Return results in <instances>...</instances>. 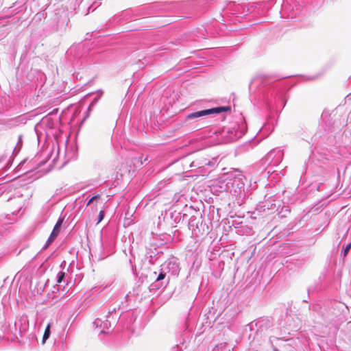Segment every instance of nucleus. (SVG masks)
Here are the masks:
<instances>
[{
    "mask_svg": "<svg viewBox=\"0 0 351 351\" xmlns=\"http://www.w3.org/2000/svg\"><path fill=\"white\" fill-rule=\"evenodd\" d=\"M347 97H348V99H351V94L348 95L347 96Z\"/></svg>",
    "mask_w": 351,
    "mask_h": 351,
    "instance_id": "dca6fc26",
    "label": "nucleus"
},
{
    "mask_svg": "<svg viewBox=\"0 0 351 351\" xmlns=\"http://www.w3.org/2000/svg\"><path fill=\"white\" fill-rule=\"evenodd\" d=\"M244 176L240 171H236L228 175L224 186L220 187L234 196H241L244 191Z\"/></svg>",
    "mask_w": 351,
    "mask_h": 351,
    "instance_id": "f257e3e1",
    "label": "nucleus"
},
{
    "mask_svg": "<svg viewBox=\"0 0 351 351\" xmlns=\"http://www.w3.org/2000/svg\"><path fill=\"white\" fill-rule=\"evenodd\" d=\"M166 274H167V272L162 267L161 269H160V274H158V277L156 278V281H160V280H162L165 279V278L166 276Z\"/></svg>",
    "mask_w": 351,
    "mask_h": 351,
    "instance_id": "9b49d317",
    "label": "nucleus"
},
{
    "mask_svg": "<svg viewBox=\"0 0 351 351\" xmlns=\"http://www.w3.org/2000/svg\"><path fill=\"white\" fill-rule=\"evenodd\" d=\"M350 247H351V243H348L343 249V251H342V254L343 256H346L349 250H350Z\"/></svg>",
    "mask_w": 351,
    "mask_h": 351,
    "instance_id": "f8f14e48",
    "label": "nucleus"
},
{
    "mask_svg": "<svg viewBox=\"0 0 351 351\" xmlns=\"http://www.w3.org/2000/svg\"><path fill=\"white\" fill-rule=\"evenodd\" d=\"M217 158H213L211 160L205 158L200 163L202 167L208 166L210 167H215L217 165Z\"/></svg>",
    "mask_w": 351,
    "mask_h": 351,
    "instance_id": "6e6552de",
    "label": "nucleus"
},
{
    "mask_svg": "<svg viewBox=\"0 0 351 351\" xmlns=\"http://www.w3.org/2000/svg\"><path fill=\"white\" fill-rule=\"evenodd\" d=\"M241 136H242L241 132H240L239 134L236 133L234 136H230V139L234 141V140H236V139L240 138Z\"/></svg>",
    "mask_w": 351,
    "mask_h": 351,
    "instance_id": "2eb2a0df",
    "label": "nucleus"
},
{
    "mask_svg": "<svg viewBox=\"0 0 351 351\" xmlns=\"http://www.w3.org/2000/svg\"><path fill=\"white\" fill-rule=\"evenodd\" d=\"M104 217V210H101L99 213V215H98V221L97 222V224H98L99 223H100L103 219Z\"/></svg>",
    "mask_w": 351,
    "mask_h": 351,
    "instance_id": "ddd939ff",
    "label": "nucleus"
},
{
    "mask_svg": "<svg viewBox=\"0 0 351 351\" xmlns=\"http://www.w3.org/2000/svg\"><path fill=\"white\" fill-rule=\"evenodd\" d=\"M93 324L96 326V327H99L101 328L100 331L101 333H108V331L107 330L111 328V324L107 319L102 321L101 319H96Z\"/></svg>",
    "mask_w": 351,
    "mask_h": 351,
    "instance_id": "0eeeda50",
    "label": "nucleus"
},
{
    "mask_svg": "<svg viewBox=\"0 0 351 351\" xmlns=\"http://www.w3.org/2000/svg\"><path fill=\"white\" fill-rule=\"evenodd\" d=\"M14 326L20 333L26 332L29 328V320L26 315H22L16 317Z\"/></svg>",
    "mask_w": 351,
    "mask_h": 351,
    "instance_id": "20e7f679",
    "label": "nucleus"
},
{
    "mask_svg": "<svg viewBox=\"0 0 351 351\" xmlns=\"http://www.w3.org/2000/svg\"><path fill=\"white\" fill-rule=\"evenodd\" d=\"M50 328H51V324H48L45 328V332H44V335L43 337V340H42L43 343H45L46 340L48 339L50 336V334H51Z\"/></svg>",
    "mask_w": 351,
    "mask_h": 351,
    "instance_id": "1a4fd4ad",
    "label": "nucleus"
},
{
    "mask_svg": "<svg viewBox=\"0 0 351 351\" xmlns=\"http://www.w3.org/2000/svg\"><path fill=\"white\" fill-rule=\"evenodd\" d=\"M284 153L282 149H274L271 150L265 157V160L269 165L278 166L283 158Z\"/></svg>",
    "mask_w": 351,
    "mask_h": 351,
    "instance_id": "7ed1b4c3",
    "label": "nucleus"
},
{
    "mask_svg": "<svg viewBox=\"0 0 351 351\" xmlns=\"http://www.w3.org/2000/svg\"><path fill=\"white\" fill-rule=\"evenodd\" d=\"M162 267L167 273H169L171 276H177L180 271V266L176 260L166 261Z\"/></svg>",
    "mask_w": 351,
    "mask_h": 351,
    "instance_id": "39448f33",
    "label": "nucleus"
},
{
    "mask_svg": "<svg viewBox=\"0 0 351 351\" xmlns=\"http://www.w3.org/2000/svg\"><path fill=\"white\" fill-rule=\"evenodd\" d=\"M62 223H63V219L59 218L58 220L57 221L56 225L54 226L53 229L44 246L45 249L47 248L48 246H49L51 245V243L58 237V235L59 234L60 229V227H61Z\"/></svg>",
    "mask_w": 351,
    "mask_h": 351,
    "instance_id": "423d86ee",
    "label": "nucleus"
},
{
    "mask_svg": "<svg viewBox=\"0 0 351 351\" xmlns=\"http://www.w3.org/2000/svg\"><path fill=\"white\" fill-rule=\"evenodd\" d=\"M99 195H95V196L92 197L89 199V201L88 202L87 205L90 204L91 203H93V201H95V199H97V198H99Z\"/></svg>",
    "mask_w": 351,
    "mask_h": 351,
    "instance_id": "4468645a",
    "label": "nucleus"
},
{
    "mask_svg": "<svg viewBox=\"0 0 351 351\" xmlns=\"http://www.w3.org/2000/svg\"><path fill=\"white\" fill-rule=\"evenodd\" d=\"M229 110H230L229 107L213 108H210V109L203 110L189 113L186 115V118L188 120H193V119L202 118L203 117L208 116L210 114L220 113L221 112H225V111H227Z\"/></svg>",
    "mask_w": 351,
    "mask_h": 351,
    "instance_id": "f03ea898",
    "label": "nucleus"
},
{
    "mask_svg": "<svg viewBox=\"0 0 351 351\" xmlns=\"http://www.w3.org/2000/svg\"><path fill=\"white\" fill-rule=\"evenodd\" d=\"M66 273L64 271H59L57 275V283L60 284L65 281Z\"/></svg>",
    "mask_w": 351,
    "mask_h": 351,
    "instance_id": "9d476101",
    "label": "nucleus"
}]
</instances>
